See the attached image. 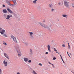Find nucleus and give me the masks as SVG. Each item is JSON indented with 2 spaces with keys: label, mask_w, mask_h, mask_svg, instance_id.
Segmentation results:
<instances>
[{
  "label": "nucleus",
  "mask_w": 74,
  "mask_h": 74,
  "mask_svg": "<svg viewBox=\"0 0 74 74\" xmlns=\"http://www.w3.org/2000/svg\"><path fill=\"white\" fill-rule=\"evenodd\" d=\"M12 1H13L14 3V4H13L14 5H16V0H12Z\"/></svg>",
  "instance_id": "nucleus-14"
},
{
  "label": "nucleus",
  "mask_w": 74,
  "mask_h": 74,
  "mask_svg": "<svg viewBox=\"0 0 74 74\" xmlns=\"http://www.w3.org/2000/svg\"><path fill=\"white\" fill-rule=\"evenodd\" d=\"M39 23L42 26V27H44V28H45V29H47L48 30H50V28H49V27H51V26H52V25H50L49 26L44 24H42L41 23Z\"/></svg>",
  "instance_id": "nucleus-1"
},
{
  "label": "nucleus",
  "mask_w": 74,
  "mask_h": 74,
  "mask_svg": "<svg viewBox=\"0 0 74 74\" xmlns=\"http://www.w3.org/2000/svg\"><path fill=\"white\" fill-rule=\"evenodd\" d=\"M36 36L38 38H41V35L40 34H38L36 35Z\"/></svg>",
  "instance_id": "nucleus-11"
},
{
  "label": "nucleus",
  "mask_w": 74,
  "mask_h": 74,
  "mask_svg": "<svg viewBox=\"0 0 74 74\" xmlns=\"http://www.w3.org/2000/svg\"><path fill=\"white\" fill-rule=\"evenodd\" d=\"M43 22H45V20H43Z\"/></svg>",
  "instance_id": "nucleus-41"
},
{
  "label": "nucleus",
  "mask_w": 74,
  "mask_h": 74,
  "mask_svg": "<svg viewBox=\"0 0 74 74\" xmlns=\"http://www.w3.org/2000/svg\"><path fill=\"white\" fill-rule=\"evenodd\" d=\"M53 5H52V4H49V7H50V8H51L52 7Z\"/></svg>",
  "instance_id": "nucleus-21"
},
{
  "label": "nucleus",
  "mask_w": 74,
  "mask_h": 74,
  "mask_svg": "<svg viewBox=\"0 0 74 74\" xmlns=\"http://www.w3.org/2000/svg\"><path fill=\"white\" fill-rule=\"evenodd\" d=\"M15 49L16 51H17V52L18 53H21V51H20V50L18 49H17V48H15Z\"/></svg>",
  "instance_id": "nucleus-10"
},
{
  "label": "nucleus",
  "mask_w": 74,
  "mask_h": 74,
  "mask_svg": "<svg viewBox=\"0 0 74 74\" xmlns=\"http://www.w3.org/2000/svg\"><path fill=\"white\" fill-rule=\"evenodd\" d=\"M4 16H5V14H4Z\"/></svg>",
  "instance_id": "nucleus-48"
},
{
  "label": "nucleus",
  "mask_w": 74,
  "mask_h": 74,
  "mask_svg": "<svg viewBox=\"0 0 74 74\" xmlns=\"http://www.w3.org/2000/svg\"><path fill=\"white\" fill-rule=\"evenodd\" d=\"M68 46H69L70 45H69V43H68Z\"/></svg>",
  "instance_id": "nucleus-42"
},
{
  "label": "nucleus",
  "mask_w": 74,
  "mask_h": 74,
  "mask_svg": "<svg viewBox=\"0 0 74 74\" xmlns=\"http://www.w3.org/2000/svg\"><path fill=\"white\" fill-rule=\"evenodd\" d=\"M7 10L8 11V12H10V13H11V14H12L13 13L12 11L11 10H10V8H7Z\"/></svg>",
  "instance_id": "nucleus-8"
},
{
  "label": "nucleus",
  "mask_w": 74,
  "mask_h": 74,
  "mask_svg": "<svg viewBox=\"0 0 74 74\" xmlns=\"http://www.w3.org/2000/svg\"><path fill=\"white\" fill-rule=\"evenodd\" d=\"M62 47H65V45H62Z\"/></svg>",
  "instance_id": "nucleus-36"
},
{
  "label": "nucleus",
  "mask_w": 74,
  "mask_h": 74,
  "mask_svg": "<svg viewBox=\"0 0 74 74\" xmlns=\"http://www.w3.org/2000/svg\"><path fill=\"white\" fill-rule=\"evenodd\" d=\"M11 38L12 40H13L15 43H17V40H16V38L14 36L12 35L11 36Z\"/></svg>",
  "instance_id": "nucleus-2"
},
{
  "label": "nucleus",
  "mask_w": 74,
  "mask_h": 74,
  "mask_svg": "<svg viewBox=\"0 0 74 74\" xmlns=\"http://www.w3.org/2000/svg\"><path fill=\"white\" fill-rule=\"evenodd\" d=\"M24 60L25 61V62L26 63H27L28 62V60H29V59L25 57L23 58Z\"/></svg>",
  "instance_id": "nucleus-6"
},
{
  "label": "nucleus",
  "mask_w": 74,
  "mask_h": 74,
  "mask_svg": "<svg viewBox=\"0 0 74 74\" xmlns=\"http://www.w3.org/2000/svg\"><path fill=\"white\" fill-rule=\"evenodd\" d=\"M28 62L29 63H31L32 62V60H28Z\"/></svg>",
  "instance_id": "nucleus-25"
},
{
  "label": "nucleus",
  "mask_w": 74,
  "mask_h": 74,
  "mask_svg": "<svg viewBox=\"0 0 74 74\" xmlns=\"http://www.w3.org/2000/svg\"><path fill=\"white\" fill-rule=\"evenodd\" d=\"M3 7H5V5H3Z\"/></svg>",
  "instance_id": "nucleus-38"
},
{
  "label": "nucleus",
  "mask_w": 74,
  "mask_h": 74,
  "mask_svg": "<svg viewBox=\"0 0 74 74\" xmlns=\"http://www.w3.org/2000/svg\"><path fill=\"white\" fill-rule=\"evenodd\" d=\"M56 59V57H54L53 58V60H55Z\"/></svg>",
  "instance_id": "nucleus-27"
},
{
  "label": "nucleus",
  "mask_w": 74,
  "mask_h": 74,
  "mask_svg": "<svg viewBox=\"0 0 74 74\" xmlns=\"http://www.w3.org/2000/svg\"><path fill=\"white\" fill-rule=\"evenodd\" d=\"M30 52L31 53H32L33 52V51H32V49H30Z\"/></svg>",
  "instance_id": "nucleus-32"
},
{
  "label": "nucleus",
  "mask_w": 74,
  "mask_h": 74,
  "mask_svg": "<svg viewBox=\"0 0 74 74\" xmlns=\"http://www.w3.org/2000/svg\"><path fill=\"white\" fill-rule=\"evenodd\" d=\"M4 55L6 57V58H7L8 59H9V57H8V54H7V53H4Z\"/></svg>",
  "instance_id": "nucleus-9"
},
{
  "label": "nucleus",
  "mask_w": 74,
  "mask_h": 74,
  "mask_svg": "<svg viewBox=\"0 0 74 74\" xmlns=\"http://www.w3.org/2000/svg\"><path fill=\"white\" fill-rule=\"evenodd\" d=\"M23 43L26 46H28V43L27 42H23Z\"/></svg>",
  "instance_id": "nucleus-19"
},
{
  "label": "nucleus",
  "mask_w": 74,
  "mask_h": 74,
  "mask_svg": "<svg viewBox=\"0 0 74 74\" xmlns=\"http://www.w3.org/2000/svg\"><path fill=\"white\" fill-rule=\"evenodd\" d=\"M3 30H4L3 29H2V28H0V33L1 32H2Z\"/></svg>",
  "instance_id": "nucleus-23"
},
{
  "label": "nucleus",
  "mask_w": 74,
  "mask_h": 74,
  "mask_svg": "<svg viewBox=\"0 0 74 74\" xmlns=\"http://www.w3.org/2000/svg\"><path fill=\"white\" fill-rule=\"evenodd\" d=\"M3 13L5 14H6L7 13V11L6 9H4L3 10Z\"/></svg>",
  "instance_id": "nucleus-12"
},
{
  "label": "nucleus",
  "mask_w": 74,
  "mask_h": 74,
  "mask_svg": "<svg viewBox=\"0 0 74 74\" xmlns=\"http://www.w3.org/2000/svg\"><path fill=\"white\" fill-rule=\"evenodd\" d=\"M56 51V53H58V54H59V53L58 52V51H57V50Z\"/></svg>",
  "instance_id": "nucleus-37"
},
{
  "label": "nucleus",
  "mask_w": 74,
  "mask_h": 74,
  "mask_svg": "<svg viewBox=\"0 0 74 74\" xmlns=\"http://www.w3.org/2000/svg\"><path fill=\"white\" fill-rule=\"evenodd\" d=\"M67 54H68V55L69 56V57H70V58L71 57L70 56V55H69V53H68V52L67 51Z\"/></svg>",
  "instance_id": "nucleus-30"
},
{
  "label": "nucleus",
  "mask_w": 74,
  "mask_h": 74,
  "mask_svg": "<svg viewBox=\"0 0 74 74\" xmlns=\"http://www.w3.org/2000/svg\"><path fill=\"white\" fill-rule=\"evenodd\" d=\"M66 16H67V15L66 14H63L62 15V16H63V17H66Z\"/></svg>",
  "instance_id": "nucleus-22"
},
{
  "label": "nucleus",
  "mask_w": 74,
  "mask_h": 74,
  "mask_svg": "<svg viewBox=\"0 0 74 74\" xmlns=\"http://www.w3.org/2000/svg\"><path fill=\"white\" fill-rule=\"evenodd\" d=\"M2 35H3V36L5 37H7V36L5 34H3Z\"/></svg>",
  "instance_id": "nucleus-18"
},
{
  "label": "nucleus",
  "mask_w": 74,
  "mask_h": 74,
  "mask_svg": "<svg viewBox=\"0 0 74 74\" xmlns=\"http://www.w3.org/2000/svg\"><path fill=\"white\" fill-rule=\"evenodd\" d=\"M12 15H8L7 16V17L5 18L6 19H9L10 18H12Z\"/></svg>",
  "instance_id": "nucleus-5"
},
{
  "label": "nucleus",
  "mask_w": 74,
  "mask_h": 74,
  "mask_svg": "<svg viewBox=\"0 0 74 74\" xmlns=\"http://www.w3.org/2000/svg\"><path fill=\"white\" fill-rule=\"evenodd\" d=\"M48 63L50 64H52V66L53 67H55V66H54V65H53V64H51V63H50L49 62Z\"/></svg>",
  "instance_id": "nucleus-20"
},
{
  "label": "nucleus",
  "mask_w": 74,
  "mask_h": 74,
  "mask_svg": "<svg viewBox=\"0 0 74 74\" xmlns=\"http://www.w3.org/2000/svg\"><path fill=\"white\" fill-rule=\"evenodd\" d=\"M28 33H29L30 36H32L33 34V33L31 32H28Z\"/></svg>",
  "instance_id": "nucleus-17"
},
{
  "label": "nucleus",
  "mask_w": 74,
  "mask_h": 74,
  "mask_svg": "<svg viewBox=\"0 0 74 74\" xmlns=\"http://www.w3.org/2000/svg\"><path fill=\"white\" fill-rule=\"evenodd\" d=\"M72 1H74V0H71Z\"/></svg>",
  "instance_id": "nucleus-49"
},
{
  "label": "nucleus",
  "mask_w": 74,
  "mask_h": 74,
  "mask_svg": "<svg viewBox=\"0 0 74 74\" xmlns=\"http://www.w3.org/2000/svg\"><path fill=\"white\" fill-rule=\"evenodd\" d=\"M3 44H4V45H7V43H5V42H3Z\"/></svg>",
  "instance_id": "nucleus-28"
},
{
  "label": "nucleus",
  "mask_w": 74,
  "mask_h": 74,
  "mask_svg": "<svg viewBox=\"0 0 74 74\" xmlns=\"http://www.w3.org/2000/svg\"><path fill=\"white\" fill-rule=\"evenodd\" d=\"M4 32H5V31L4 29L0 33L2 35H3V34H4Z\"/></svg>",
  "instance_id": "nucleus-15"
},
{
  "label": "nucleus",
  "mask_w": 74,
  "mask_h": 74,
  "mask_svg": "<svg viewBox=\"0 0 74 74\" xmlns=\"http://www.w3.org/2000/svg\"><path fill=\"white\" fill-rule=\"evenodd\" d=\"M51 11L52 12H53V11H54V9H53V8H52L51 10Z\"/></svg>",
  "instance_id": "nucleus-29"
},
{
  "label": "nucleus",
  "mask_w": 74,
  "mask_h": 74,
  "mask_svg": "<svg viewBox=\"0 0 74 74\" xmlns=\"http://www.w3.org/2000/svg\"><path fill=\"white\" fill-rule=\"evenodd\" d=\"M47 48L48 51H49L50 52H51V49H50V46L48 45L47 46Z\"/></svg>",
  "instance_id": "nucleus-13"
},
{
  "label": "nucleus",
  "mask_w": 74,
  "mask_h": 74,
  "mask_svg": "<svg viewBox=\"0 0 74 74\" xmlns=\"http://www.w3.org/2000/svg\"><path fill=\"white\" fill-rule=\"evenodd\" d=\"M39 66H42V64H41V63H39Z\"/></svg>",
  "instance_id": "nucleus-35"
},
{
  "label": "nucleus",
  "mask_w": 74,
  "mask_h": 74,
  "mask_svg": "<svg viewBox=\"0 0 74 74\" xmlns=\"http://www.w3.org/2000/svg\"><path fill=\"white\" fill-rule=\"evenodd\" d=\"M0 72H1V69L0 68Z\"/></svg>",
  "instance_id": "nucleus-43"
},
{
  "label": "nucleus",
  "mask_w": 74,
  "mask_h": 74,
  "mask_svg": "<svg viewBox=\"0 0 74 74\" xmlns=\"http://www.w3.org/2000/svg\"><path fill=\"white\" fill-rule=\"evenodd\" d=\"M18 56H21V53H18Z\"/></svg>",
  "instance_id": "nucleus-31"
},
{
  "label": "nucleus",
  "mask_w": 74,
  "mask_h": 74,
  "mask_svg": "<svg viewBox=\"0 0 74 74\" xmlns=\"http://www.w3.org/2000/svg\"><path fill=\"white\" fill-rule=\"evenodd\" d=\"M61 59H62V61H63V58H61Z\"/></svg>",
  "instance_id": "nucleus-44"
},
{
  "label": "nucleus",
  "mask_w": 74,
  "mask_h": 74,
  "mask_svg": "<svg viewBox=\"0 0 74 74\" xmlns=\"http://www.w3.org/2000/svg\"><path fill=\"white\" fill-rule=\"evenodd\" d=\"M64 3L65 6L67 8H69V2L67 1H64Z\"/></svg>",
  "instance_id": "nucleus-3"
},
{
  "label": "nucleus",
  "mask_w": 74,
  "mask_h": 74,
  "mask_svg": "<svg viewBox=\"0 0 74 74\" xmlns=\"http://www.w3.org/2000/svg\"><path fill=\"white\" fill-rule=\"evenodd\" d=\"M37 0H35L33 1V3L34 4H36Z\"/></svg>",
  "instance_id": "nucleus-16"
},
{
  "label": "nucleus",
  "mask_w": 74,
  "mask_h": 74,
  "mask_svg": "<svg viewBox=\"0 0 74 74\" xmlns=\"http://www.w3.org/2000/svg\"><path fill=\"white\" fill-rule=\"evenodd\" d=\"M16 74H21V73L19 72H18Z\"/></svg>",
  "instance_id": "nucleus-39"
},
{
  "label": "nucleus",
  "mask_w": 74,
  "mask_h": 74,
  "mask_svg": "<svg viewBox=\"0 0 74 74\" xmlns=\"http://www.w3.org/2000/svg\"><path fill=\"white\" fill-rule=\"evenodd\" d=\"M46 54H48V52H46L45 53Z\"/></svg>",
  "instance_id": "nucleus-40"
},
{
  "label": "nucleus",
  "mask_w": 74,
  "mask_h": 74,
  "mask_svg": "<svg viewBox=\"0 0 74 74\" xmlns=\"http://www.w3.org/2000/svg\"><path fill=\"white\" fill-rule=\"evenodd\" d=\"M57 50H56V48H54V51H57Z\"/></svg>",
  "instance_id": "nucleus-34"
},
{
  "label": "nucleus",
  "mask_w": 74,
  "mask_h": 74,
  "mask_svg": "<svg viewBox=\"0 0 74 74\" xmlns=\"http://www.w3.org/2000/svg\"><path fill=\"white\" fill-rule=\"evenodd\" d=\"M59 5H60V3H58Z\"/></svg>",
  "instance_id": "nucleus-45"
},
{
  "label": "nucleus",
  "mask_w": 74,
  "mask_h": 74,
  "mask_svg": "<svg viewBox=\"0 0 74 74\" xmlns=\"http://www.w3.org/2000/svg\"><path fill=\"white\" fill-rule=\"evenodd\" d=\"M68 49H70V46H68Z\"/></svg>",
  "instance_id": "nucleus-33"
},
{
  "label": "nucleus",
  "mask_w": 74,
  "mask_h": 74,
  "mask_svg": "<svg viewBox=\"0 0 74 74\" xmlns=\"http://www.w3.org/2000/svg\"><path fill=\"white\" fill-rule=\"evenodd\" d=\"M30 37L32 39H34V37L33 36H31Z\"/></svg>",
  "instance_id": "nucleus-24"
},
{
  "label": "nucleus",
  "mask_w": 74,
  "mask_h": 74,
  "mask_svg": "<svg viewBox=\"0 0 74 74\" xmlns=\"http://www.w3.org/2000/svg\"><path fill=\"white\" fill-rule=\"evenodd\" d=\"M72 6L73 7V8H74V3H72Z\"/></svg>",
  "instance_id": "nucleus-26"
},
{
  "label": "nucleus",
  "mask_w": 74,
  "mask_h": 74,
  "mask_svg": "<svg viewBox=\"0 0 74 74\" xmlns=\"http://www.w3.org/2000/svg\"><path fill=\"white\" fill-rule=\"evenodd\" d=\"M3 63L5 66H8V63L6 61L4 60Z\"/></svg>",
  "instance_id": "nucleus-7"
},
{
  "label": "nucleus",
  "mask_w": 74,
  "mask_h": 74,
  "mask_svg": "<svg viewBox=\"0 0 74 74\" xmlns=\"http://www.w3.org/2000/svg\"><path fill=\"white\" fill-rule=\"evenodd\" d=\"M60 56L61 57V58H62V56L61 55H60Z\"/></svg>",
  "instance_id": "nucleus-46"
},
{
  "label": "nucleus",
  "mask_w": 74,
  "mask_h": 74,
  "mask_svg": "<svg viewBox=\"0 0 74 74\" xmlns=\"http://www.w3.org/2000/svg\"><path fill=\"white\" fill-rule=\"evenodd\" d=\"M6 2L7 4H9V5H10V6H11V7H15V5H14L12 4L11 3H10V1L6 0Z\"/></svg>",
  "instance_id": "nucleus-4"
},
{
  "label": "nucleus",
  "mask_w": 74,
  "mask_h": 74,
  "mask_svg": "<svg viewBox=\"0 0 74 74\" xmlns=\"http://www.w3.org/2000/svg\"><path fill=\"white\" fill-rule=\"evenodd\" d=\"M62 61L64 63V61Z\"/></svg>",
  "instance_id": "nucleus-47"
}]
</instances>
